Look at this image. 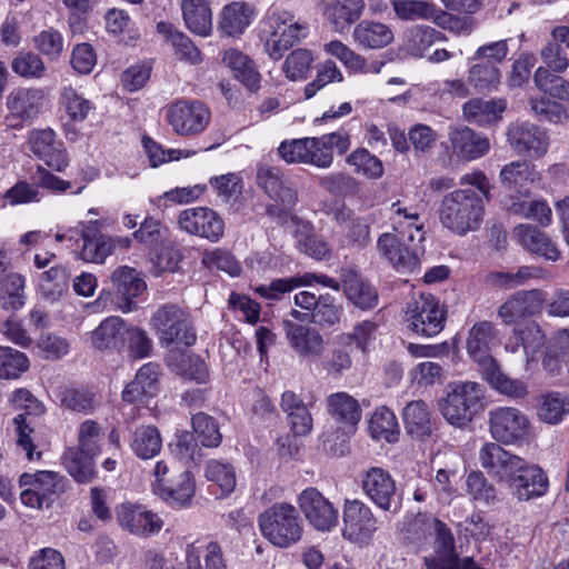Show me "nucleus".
Masks as SVG:
<instances>
[{"instance_id": "obj_31", "label": "nucleus", "mask_w": 569, "mask_h": 569, "mask_svg": "<svg viewBox=\"0 0 569 569\" xmlns=\"http://www.w3.org/2000/svg\"><path fill=\"white\" fill-rule=\"evenodd\" d=\"M111 283L119 299L118 307L123 312L132 310L133 299L146 289V283L139 277L137 270L128 266L119 267L113 271Z\"/></svg>"}, {"instance_id": "obj_58", "label": "nucleus", "mask_w": 569, "mask_h": 569, "mask_svg": "<svg viewBox=\"0 0 569 569\" xmlns=\"http://www.w3.org/2000/svg\"><path fill=\"white\" fill-rule=\"evenodd\" d=\"M346 162L353 167V171L369 179H378L383 174L382 161L365 148L353 150Z\"/></svg>"}, {"instance_id": "obj_38", "label": "nucleus", "mask_w": 569, "mask_h": 569, "mask_svg": "<svg viewBox=\"0 0 569 569\" xmlns=\"http://www.w3.org/2000/svg\"><path fill=\"white\" fill-rule=\"evenodd\" d=\"M446 40L445 33L422 24L412 26L403 33L405 49L413 57H422L435 42Z\"/></svg>"}, {"instance_id": "obj_45", "label": "nucleus", "mask_w": 569, "mask_h": 569, "mask_svg": "<svg viewBox=\"0 0 569 569\" xmlns=\"http://www.w3.org/2000/svg\"><path fill=\"white\" fill-rule=\"evenodd\" d=\"M353 38L365 48L379 49L392 41L393 33L385 23L362 21L355 28Z\"/></svg>"}, {"instance_id": "obj_36", "label": "nucleus", "mask_w": 569, "mask_h": 569, "mask_svg": "<svg viewBox=\"0 0 569 569\" xmlns=\"http://www.w3.org/2000/svg\"><path fill=\"white\" fill-rule=\"evenodd\" d=\"M186 27L193 33L208 37L212 31V11L208 0H181Z\"/></svg>"}, {"instance_id": "obj_54", "label": "nucleus", "mask_w": 569, "mask_h": 569, "mask_svg": "<svg viewBox=\"0 0 569 569\" xmlns=\"http://www.w3.org/2000/svg\"><path fill=\"white\" fill-rule=\"evenodd\" d=\"M24 278L9 272L0 284V306L7 311H17L24 305Z\"/></svg>"}, {"instance_id": "obj_57", "label": "nucleus", "mask_w": 569, "mask_h": 569, "mask_svg": "<svg viewBox=\"0 0 569 569\" xmlns=\"http://www.w3.org/2000/svg\"><path fill=\"white\" fill-rule=\"evenodd\" d=\"M342 313V306L337 299L330 293H325L318 297L317 306L310 313V320L319 327L330 328L340 322Z\"/></svg>"}, {"instance_id": "obj_51", "label": "nucleus", "mask_w": 569, "mask_h": 569, "mask_svg": "<svg viewBox=\"0 0 569 569\" xmlns=\"http://www.w3.org/2000/svg\"><path fill=\"white\" fill-rule=\"evenodd\" d=\"M468 82L478 91H490L498 87L501 72L498 67L480 60L469 59Z\"/></svg>"}, {"instance_id": "obj_60", "label": "nucleus", "mask_w": 569, "mask_h": 569, "mask_svg": "<svg viewBox=\"0 0 569 569\" xmlns=\"http://www.w3.org/2000/svg\"><path fill=\"white\" fill-rule=\"evenodd\" d=\"M569 413V397L560 392H549L545 396L539 408V418L550 425H556Z\"/></svg>"}, {"instance_id": "obj_53", "label": "nucleus", "mask_w": 569, "mask_h": 569, "mask_svg": "<svg viewBox=\"0 0 569 569\" xmlns=\"http://www.w3.org/2000/svg\"><path fill=\"white\" fill-rule=\"evenodd\" d=\"M71 273L64 266H54L40 276L39 286L42 295L56 301L69 289Z\"/></svg>"}, {"instance_id": "obj_4", "label": "nucleus", "mask_w": 569, "mask_h": 569, "mask_svg": "<svg viewBox=\"0 0 569 569\" xmlns=\"http://www.w3.org/2000/svg\"><path fill=\"white\" fill-rule=\"evenodd\" d=\"M258 522L263 537L279 548L297 543L303 533L302 520L288 502L272 505L259 516Z\"/></svg>"}, {"instance_id": "obj_1", "label": "nucleus", "mask_w": 569, "mask_h": 569, "mask_svg": "<svg viewBox=\"0 0 569 569\" xmlns=\"http://www.w3.org/2000/svg\"><path fill=\"white\" fill-rule=\"evenodd\" d=\"M390 221L395 230L378 239L379 252L388 259L393 268L402 273H412L420 269V254L425 240L420 216L413 208L402 207L400 201L391 204Z\"/></svg>"}, {"instance_id": "obj_50", "label": "nucleus", "mask_w": 569, "mask_h": 569, "mask_svg": "<svg viewBox=\"0 0 569 569\" xmlns=\"http://www.w3.org/2000/svg\"><path fill=\"white\" fill-rule=\"evenodd\" d=\"M369 432L376 440L397 441L399 426L395 413L387 407L377 408L369 421Z\"/></svg>"}, {"instance_id": "obj_10", "label": "nucleus", "mask_w": 569, "mask_h": 569, "mask_svg": "<svg viewBox=\"0 0 569 569\" xmlns=\"http://www.w3.org/2000/svg\"><path fill=\"white\" fill-rule=\"evenodd\" d=\"M365 496L379 509L397 513L401 508V495L396 480L380 467H371L361 475Z\"/></svg>"}, {"instance_id": "obj_41", "label": "nucleus", "mask_w": 569, "mask_h": 569, "mask_svg": "<svg viewBox=\"0 0 569 569\" xmlns=\"http://www.w3.org/2000/svg\"><path fill=\"white\" fill-rule=\"evenodd\" d=\"M338 224L345 226V239L348 246L363 248L370 241V224L367 219L352 217L349 209H340L335 213Z\"/></svg>"}, {"instance_id": "obj_23", "label": "nucleus", "mask_w": 569, "mask_h": 569, "mask_svg": "<svg viewBox=\"0 0 569 569\" xmlns=\"http://www.w3.org/2000/svg\"><path fill=\"white\" fill-rule=\"evenodd\" d=\"M546 300L542 290H521L511 295L497 310L503 325H512L518 320L538 313Z\"/></svg>"}, {"instance_id": "obj_26", "label": "nucleus", "mask_w": 569, "mask_h": 569, "mask_svg": "<svg viewBox=\"0 0 569 569\" xmlns=\"http://www.w3.org/2000/svg\"><path fill=\"white\" fill-rule=\"evenodd\" d=\"M313 143L308 153V164L328 169L333 163V151L343 154L350 148V137L343 131H336L320 137H312Z\"/></svg>"}, {"instance_id": "obj_22", "label": "nucleus", "mask_w": 569, "mask_h": 569, "mask_svg": "<svg viewBox=\"0 0 569 569\" xmlns=\"http://www.w3.org/2000/svg\"><path fill=\"white\" fill-rule=\"evenodd\" d=\"M102 220L79 222L82 247L79 257L86 262L102 263L113 252L116 240L101 232Z\"/></svg>"}, {"instance_id": "obj_35", "label": "nucleus", "mask_w": 569, "mask_h": 569, "mask_svg": "<svg viewBox=\"0 0 569 569\" xmlns=\"http://www.w3.org/2000/svg\"><path fill=\"white\" fill-rule=\"evenodd\" d=\"M537 172L533 166L526 160L512 161L500 171L503 188L517 193L520 198H527L530 186L536 180Z\"/></svg>"}, {"instance_id": "obj_33", "label": "nucleus", "mask_w": 569, "mask_h": 569, "mask_svg": "<svg viewBox=\"0 0 569 569\" xmlns=\"http://www.w3.org/2000/svg\"><path fill=\"white\" fill-rule=\"evenodd\" d=\"M128 326L120 317H108L92 331L91 342L99 350L123 352Z\"/></svg>"}, {"instance_id": "obj_61", "label": "nucleus", "mask_w": 569, "mask_h": 569, "mask_svg": "<svg viewBox=\"0 0 569 569\" xmlns=\"http://www.w3.org/2000/svg\"><path fill=\"white\" fill-rule=\"evenodd\" d=\"M192 428L203 447L214 448L220 445L222 435L214 418L198 412L192 416Z\"/></svg>"}, {"instance_id": "obj_18", "label": "nucleus", "mask_w": 569, "mask_h": 569, "mask_svg": "<svg viewBox=\"0 0 569 569\" xmlns=\"http://www.w3.org/2000/svg\"><path fill=\"white\" fill-rule=\"evenodd\" d=\"M116 518L121 529L140 538L157 535L163 527L159 515L140 503H121L116 508Z\"/></svg>"}, {"instance_id": "obj_44", "label": "nucleus", "mask_w": 569, "mask_h": 569, "mask_svg": "<svg viewBox=\"0 0 569 569\" xmlns=\"http://www.w3.org/2000/svg\"><path fill=\"white\" fill-rule=\"evenodd\" d=\"M328 412L338 421L345 422L350 429L360 421L361 409L358 400L347 392H336L327 399Z\"/></svg>"}, {"instance_id": "obj_55", "label": "nucleus", "mask_w": 569, "mask_h": 569, "mask_svg": "<svg viewBox=\"0 0 569 569\" xmlns=\"http://www.w3.org/2000/svg\"><path fill=\"white\" fill-rule=\"evenodd\" d=\"M363 9V0H335L329 18L336 30L343 31L360 18Z\"/></svg>"}, {"instance_id": "obj_7", "label": "nucleus", "mask_w": 569, "mask_h": 569, "mask_svg": "<svg viewBox=\"0 0 569 569\" xmlns=\"http://www.w3.org/2000/svg\"><path fill=\"white\" fill-rule=\"evenodd\" d=\"M447 310L432 295H420L407 305L408 328L423 337H435L445 328Z\"/></svg>"}, {"instance_id": "obj_64", "label": "nucleus", "mask_w": 569, "mask_h": 569, "mask_svg": "<svg viewBox=\"0 0 569 569\" xmlns=\"http://www.w3.org/2000/svg\"><path fill=\"white\" fill-rule=\"evenodd\" d=\"M29 368L24 353L10 347H0V378L16 379Z\"/></svg>"}, {"instance_id": "obj_8", "label": "nucleus", "mask_w": 569, "mask_h": 569, "mask_svg": "<svg viewBox=\"0 0 569 569\" xmlns=\"http://www.w3.org/2000/svg\"><path fill=\"white\" fill-rule=\"evenodd\" d=\"M267 21L270 32L266 39L264 50L273 60H279L288 49L306 37L307 26L286 10L271 11Z\"/></svg>"}, {"instance_id": "obj_43", "label": "nucleus", "mask_w": 569, "mask_h": 569, "mask_svg": "<svg viewBox=\"0 0 569 569\" xmlns=\"http://www.w3.org/2000/svg\"><path fill=\"white\" fill-rule=\"evenodd\" d=\"M223 62L249 90L253 91L259 88L260 74L256 70L252 60L246 54L236 49H229L223 54Z\"/></svg>"}, {"instance_id": "obj_39", "label": "nucleus", "mask_w": 569, "mask_h": 569, "mask_svg": "<svg viewBox=\"0 0 569 569\" xmlns=\"http://www.w3.org/2000/svg\"><path fill=\"white\" fill-rule=\"evenodd\" d=\"M422 525L425 526V531L430 535L435 533L436 536V557L427 559L426 563L428 565L429 561L446 563L455 560L457 557L455 553V540L451 530L437 518H427Z\"/></svg>"}, {"instance_id": "obj_52", "label": "nucleus", "mask_w": 569, "mask_h": 569, "mask_svg": "<svg viewBox=\"0 0 569 569\" xmlns=\"http://www.w3.org/2000/svg\"><path fill=\"white\" fill-rule=\"evenodd\" d=\"M59 102L66 114L73 122L84 121L94 109L93 103L89 99L70 86L62 88Z\"/></svg>"}, {"instance_id": "obj_32", "label": "nucleus", "mask_w": 569, "mask_h": 569, "mask_svg": "<svg viewBox=\"0 0 569 569\" xmlns=\"http://www.w3.org/2000/svg\"><path fill=\"white\" fill-rule=\"evenodd\" d=\"M44 91L39 88H19L7 97L10 116L20 120H33L42 109Z\"/></svg>"}, {"instance_id": "obj_12", "label": "nucleus", "mask_w": 569, "mask_h": 569, "mask_svg": "<svg viewBox=\"0 0 569 569\" xmlns=\"http://www.w3.org/2000/svg\"><path fill=\"white\" fill-rule=\"evenodd\" d=\"M256 179L258 186L274 202L267 207L269 214L287 212L296 206L298 193L284 179L279 168L261 164L258 167Z\"/></svg>"}, {"instance_id": "obj_21", "label": "nucleus", "mask_w": 569, "mask_h": 569, "mask_svg": "<svg viewBox=\"0 0 569 569\" xmlns=\"http://www.w3.org/2000/svg\"><path fill=\"white\" fill-rule=\"evenodd\" d=\"M479 459L482 468L489 476L500 482L508 485L525 460L505 450L500 443L487 442L479 452Z\"/></svg>"}, {"instance_id": "obj_37", "label": "nucleus", "mask_w": 569, "mask_h": 569, "mask_svg": "<svg viewBox=\"0 0 569 569\" xmlns=\"http://www.w3.org/2000/svg\"><path fill=\"white\" fill-rule=\"evenodd\" d=\"M97 455L78 447L68 448L62 456V462L76 481L88 483L96 476L93 459Z\"/></svg>"}, {"instance_id": "obj_19", "label": "nucleus", "mask_w": 569, "mask_h": 569, "mask_svg": "<svg viewBox=\"0 0 569 569\" xmlns=\"http://www.w3.org/2000/svg\"><path fill=\"white\" fill-rule=\"evenodd\" d=\"M297 502L306 520L318 531H330L338 523V510L317 488L302 490Z\"/></svg>"}, {"instance_id": "obj_5", "label": "nucleus", "mask_w": 569, "mask_h": 569, "mask_svg": "<svg viewBox=\"0 0 569 569\" xmlns=\"http://www.w3.org/2000/svg\"><path fill=\"white\" fill-rule=\"evenodd\" d=\"M153 491L172 507L183 508L191 503L196 492L192 473L184 469H170L164 461L154 467Z\"/></svg>"}, {"instance_id": "obj_11", "label": "nucleus", "mask_w": 569, "mask_h": 569, "mask_svg": "<svg viewBox=\"0 0 569 569\" xmlns=\"http://www.w3.org/2000/svg\"><path fill=\"white\" fill-rule=\"evenodd\" d=\"M488 422L492 438L503 445L526 440L531 428L528 417L513 407H497L490 410Z\"/></svg>"}, {"instance_id": "obj_49", "label": "nucleus", "mask_w": 569, "mask_h": 569, "mask_svg": "<svg viewBox=\"0 0 569 569\" xmlns=\"http://www.w3.org/2000/svg\"><path fill=\"white\" fill-rule=\"evenodd\" d=\"M161 447L162 439L154 426H140L134 430L130 448L137 457L151 459L160 452Z\"/></svg>"}, {"instance_id": "obj_14", "label": "nucleus", "mask_w": 569, "mask_h": 569, "mask_svg": "<svg viewBox=\"0 0 569 569\" xmlns=\"http://www.w3.org/2000/svg\"><path fill=\"white\" fill-rule=\"evenodd\" d=\"M211 112L198 100H180L167 111V119L173 131L183 137L201 133L209 124Z\"/></svg>"}, {"instance_id": "obj_62", "label": "nucleus", "mask_w": 569, "mask_h": 569, "mask_svg": "<svg viewBox=\"0 0 569 569\" xmlns=\"http://www.w3.org/2000/svg\"><path fill=\"white\" fill-rule=\"evenodd\" d=\"M319 184L329 193L339 197L356 196L360 191V182L343 172L323 176L320 178Z\"/></svg>"}, {"instance_id": "obj_20", "label": "nucleus", "mask_w": 569, "mask_h": 569, "mask_svg": "<svg viewBox=\"0 0 569 569\" xmlns=\"http://www.w3.org/2000/svg\"><path fill=\"white\" fill-rule=\"evenodd\" d=\"M313 283L331 288L335 291H340V282L336 279L323 273L306 272L289 278L273 279L268 284L256 287L254 292L266 300L278 301L281 300L284 295L301 287H310Z\"/></svg>"}, {"instance_id": "obj_28", "label": "nucleus", "mask_w": 569, "mask_h": 569, "mask_svg": "<svg viewBox=\"0 0 569 569\" xmlns=\"http://www.w3.org/2000/svg\"><path fill=\"white\" fill-rule=\"evenodd\" d=\"M283 329L290 347L301 357H320L325 349L322 336L315 328L283 320Z\"/></svg>"}, {"instance_id": "obj_17", "label": "nucleus", "mask_w": 569, "mask_h": 569, "mask_svg": "<svg viewBox=\"0 0 569 569\" xmlns=\"http://www.w3.org/2000/svg\"><path fill=\"white\" fill-rule=\"evenodd\" d=\"M507 138L510 147L518 154L529 159L542 158L550 146L547 131L528 121L511 123L508 127Z\"/></svg>"}, {"instance_id": "obj_34", "label": "nucleus", "mask_w": 569, "mask_h": 569, "mask_svg": "<svg viewBox=\"0 0 569 569\" xmlns=\"http://www.w3.org/2000/svg\"><path fill=\"white\" fill-rule=\"evenodd\" d=\"M518 242L529 252L557 261L560 251L552 239L538 228L530 224H519L515 228Z\"/></svg>"}, {"instance_id": "obj_40", "label": "nucleus", "mask_w": 569, "mask_h": 569, "mask_svg": "<svg viewBox=\"0 0 569 569\" xmlns=\"http://www.w3.org/2000/svg\"><path fill=\"white\" fill-rule=\"evenodd\" d=\"M186 569H228L221 546L217 541H210L201 556L193 543L188 545Z\"/></svg>"}, {"instance_id": "obj_47", "label": "nucleus", "mask_w": 569, "mask_h": 569, "mask_svg": "<svg viewBox=\"0 0 569 569\" xmlns=\"http://www.w3.org/2000/svg\"><path fill=\"white\" fill-rule=\"evenodd\" d=\"M506 103L502 100L471 99L463 104V116L468 121L487 124L500 118Z\"/></svg>"}, {"instance_id": "obj_42", "label": "nucleus", "mask_w": 569, "mask_h": 569, "mask_svg": "<svg viewBox=\"0 0 569 569\" xmlns=\"http://www.w3.org/2000/svg\"><path fill=\"white\" fill-rule=\"evenodd\" d=\"M403 422L407 432L415 438H423L431 433L430 408L423 400L409 402L403 410Z\"/></svg>"}, {"instance_id": "obj_56", "label": "nucleus", "mask_w": 569, "mask_h": 569, "mask_svg": "<svg viewBox=\"0 0 569 569\" xmlns=\"http://www.w3.org/2000/svg\"><path fill=\"white\" fill-rule=\"evenodd\" d=\"M485 376L490 386L502 395L519 399L528 393L527 385L523 381L507 377L497 362L485 368Z\"/></svg>"}, {"instance_id": "obj_15", "label": "nucleus", "mask_w": 569, "mask_h": 569, "mask_svg": "<svg viewBox=\"0 0 569 569\" xmlns=\"http://www.w3.org/2000/svg\"><path fill=\"white\" fill-rule=\"evenodd\" d=\"M11 402L17 409L26 410L13 419L18 432L17 443L21 447L29 460H40L42 452L34 451V445L30 437L32 432L30 416H38L44 411L43 405L27 389H18L11 396Z\"/></svg>"}, {"instance_id": "obj_29", "label": "nucleus", "mask_w": 569, "mask_h": 569, "mask_svg": "<svg viewBox=\"0 0 569 569\" xmlns=\"http://www.w3.org/2000/svg\"><path fill=\"white\" fill-rule=\"evenodd\" d=\"M31 151L43 159L56 171H62L68 166V157L64 150L59 148L56 141V132L48 129L32 130L28 139Z\"/></svg>"}, {"instance_id": "obj_25", "label": "nucleus", "mask_w": 569, "mask_h": 569, "mask_svg": "<svg viewBox=\"0 0 569 569\" xmlns=\"http://www.w3.org/2000/svg\"><path fill=\"white\" fill-rule=\"evenodd\" d=\"M519 470L507 485L518 500L528 501L547 492L548 478L540 467L525 461Z\"/></svg>"}, {"instance_id": "obj_16", "label": "nucleus", "mask_w": 569, "mask_h": 569, "mask_svg": "<svg viewBox=\"0 0 569 569\" xmlns=\"http://www.w3.org/2000/svg\"><path fill=\"white\" fill-rule=\"evenodd\" d=\"M179 228L188 234L218 242L224 232L223 219L211 208L194 207L182 210L178 216Z\"/></svg>"}, {"instance_id": "obj_63", "label": "nucleus", "mask_w": 569, "mask_h": 569, "mask_svg": "<svg viewBox=\"0 0 569 569\" xmlns=\"http://www.w3.org/2000/svg\"><path fill=\"white\" fill-rule=\"evenodd\" d=\"M61 406L79 413H90L96 406V395L84 388H67L61 392Z\"/></svg>"}, {"instance_id": "obj_6", "label": "nucleus", "mask_w": 569, "mask_h": 569, "mask_svg": "<svg viewBox=\"0 0 569 569\" xmlns=\"http://www.w3.org/2000/svg\"><path fill=\"white\" fill-rule=\"evenodd\" d=\"M66 485V478L54 471L24 472L19 478V486L22 488L20 500L30 508H49L64 492Z\"/></svg>"}, {"instance_id": "obj_3", "label": "nucleus", "mask_w": 569, "mask_h": 569, "mask_svg": "<svg viewBox=\"0 0 569 569\" xmlns=\"http://www.w3.org/2000/svg\"><path fill=\"white\" fill-rule=\"evenodd\" d=\"M483 386L473 381H458L448 386L440 401V412L452 426L463 428L483 409Z\"/></svg>"}, {"instance_id": "obj_2", "label": "nucleus", "mask_w": 569, "mask_h": 569, "mask_svg": "<svg viewBox=\"0 0 569 569\" xmlns=\"http://www.w3.org/2000/svg\"><path fill=\"white\" fill-rule=\"evenodd\" d=\"M485 201L473 189H458L446 194L439 207V221L446 229L465 236L479 228Z\"/></svg>"}, {"instance_id": "obj_48", "label": "nucleus", "mask_w": 569, "mask_h": 569, "mask_svg": "<svg viewBox=\"0 0 569 569\" xmlns=\"http://www.w3.org/2000/svg\"><path fill=\"white\" fill-rule=\"evenodd\" d=\"M396 16L403 21H432L437 18L439 7L430 0H396L392 2Z\"/></svg>"}, {"instance_id": "obj_59", "label": "nucleus", "mask_w": 569, "mask_h": 569, "mask_svg": "<svg viewBox=\"0 0 569 569\" xmlns=\"http://www.w3.org/2000/svg\"><path fill=\"white\" fill-rule=\"evenodd\" d=\"M536 87L543 93L559 100H569V81L539 67L533 74Z\"/></svg>"}, {"instance_id": "obj_46", "label": "nucleus", "mask_w": 569, "mask_h": 569, "mask_svg": "<svg viewBox=\"0 0 569 569\" xmlns=\"http://www.w3.org/2000/svg\"><path fill=\"white\" fill-rule=\"evenodd\" d=\"M252 10L241 2L226 6L221 12L219 28L230 37L241 34L250 24Z\"/></svg>"}, {"instance_id": "obj_9", "label": "nucleus", "mask_w": 569, "mask_h": 569, "mask_svg": "<svg viewBox=\"0 0 569 569\" xmlns=\"http://www.w3.org/2000/svg\"><path fill=\"white\" fill-rule=\"evenodd\" d=\"M151 326L167 345L192 346L197 336L189 313L176 305H163L152 316Z\"/></svg>"}, {"instance_id": "obj_13", "label": "nucleus", "mask_w": 569, "mask_h": 569, "mask_svg": "<svg viewBox=\"0 0 569 569\" xmlns=\"http://www.w3.org/2000/svg\"><path fill=\"white\" fill-rule=\"evenodd\" d=\"M342 537L366 546L377 531V518L371 508L359 499L346 500L342 510Z\"/></svg>"}, {"instance_id": "obj_24", "label": "nucleus", "mask_w": 569, "mask_h": 569, "mask_svg": "<svg viewBox=\"0 0 569 569\" xmlns=\"http://www.w3.org/2000/svg\"><path fill=\"white\" fill-rule=\"evenodd\" d=\"M448 139L453 154L463 160H476L489 152V139L467 126H451Z\"/></svg>"}, {"instance_id": "obj_27", "label": "nucleus", "mask_w": 569, "mask_h": 569, "mask_svg": "<svg viewBox=\"0 0 569 569\" xmlns=\"http://www.w3.org/2000/svg\"><path fill=\"white\" fill-rule=\"evenodd\" d=\"M498 337V330L493 322L482 320L476 322L469 330L467 338V352L483 368H487L496 362L490 355L491 348Z\"/></svg>"}, {"instance_id": "obj_30", "label": "nucleus", "mask_w": 569, "mask_h": 569, "mask_svg": "<svg viewBox=\"0 0 569 569\" xmlns=\"http://www.w3.org/2000/svg\"><path fill=\"white\" fill-rule=\"evenodd\" d=\"M347 300L356 308L367 311L378 306L377 288L355 270L342 273L341 284Z\"/></svg>"}]
</instances>
